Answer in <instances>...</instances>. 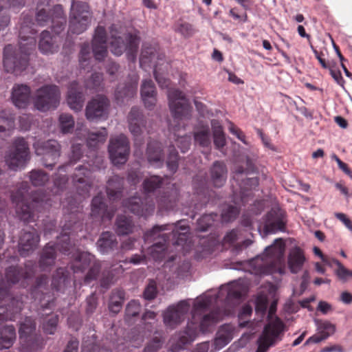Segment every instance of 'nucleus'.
I'll list each match as a JSON object with an SVG mask.
<instances>
[{"mask_svg":"<svg viewBox=\"0 0 352 352\" xmlns=\"http://www.w3.org/2000/svg\"><path fill=\"white\" fill-rule=\"evenodd\" d=\"M30 188L27 182H22L11 195V199L16 205V214L24 222L34 221L35 213L42 211L43 204L47 200L40 191L30 194Z\"/></svg>","mask_w":352,"mask_h":352,"instance_id":"nucleus-3","label":"nucleus"},{"mask_svg":"<svg viewBox=\"0 0 352 352\" xmlns=\"http://www.w3.org/2000/svg\"><path fill=\"white\" fill-rule=\"evenodd\" d=\"M171 230L172 232L168 234H164L168 243L172 242L173 245H184L188 239L189 227L186 225H163L155 226L151 230L145 233V238H155L156 234L160 236V233L164 230Z\"/></svg>","mask_w":352,"mask_h":352,"instance_id":"nucleus-14","label":"nucleus"},{"mask_svg":"<svg viewBox=\"0 0 352 352\" xmlns=\"http://www.w3.org/2000/svg\"><path fill=\"white\" fill-rule=\"evenodd\" d=\"M67 101L69 107L76 111H80L83 107L85 96L82 88L76 81L69 84Z\"/></svg>","mask_w":352,"mask_h":352,"instance_id":"nucleus-30","label":"nucleus"},{"mask_svg":"<svg viewBox=\"0 0 352 352\" xmlns=\"http://www.w3.org/2000/svg\"><path fill=\"white\" fill-rule=\"evenodd\" d=\"M284 323L279 318L267 324L262 336L258 339V346L256 352H265L272 345L275 340L283 331Z\"/></svg>","mask_w":352,"mask_h":352,"instance_id":"nucleus-20","label":"nucleus"},{"mask_svg":"<svg viewBox=\"0 0 352 352\" xmlns=\"http://www.w3.org/2000/svg\"><path fill=\"white\" fill-rule=\"evenodd\" d=\"M163 57L164 55L159 54L156 47L150 45L143 47L140 58V64L142 67L153 66V73L155 80L162 89L168 88L170 83V80L166 78L164 74L160 73V69L155 62L156 60H162Z\"/></svg>","mask_w":352,"mask_h":352,"instance_id":"nucleus-16","label":"nucleus"},{"mask_svg":"<svg viewBox=\"0 0 352 352\" xmlns=\"http://www.w3.org/2000/svg\"><path fill=\"white\" fill-rule=\"evenodd\" d=\"M124 184V178L113 175L107 182V194L110 200L116 201L121 197Z\"/></svg>","mask_w":352,"mask_h":352,"instance_id":"nucleus-42","label":"nucleus"},{"mask_svg":"<svg viewBox=\"0 0 352 352\" xmlns=\"http://www.w3.org/2000/svg\"><path fill=\"white\" fill-rule=\"evenodd\" d=\"M100 251L103 253H109L118 248V242L114 234L110 232H103L97 241Z\"/></svg>","mask_w":352,"mask_h":352,"instance_id":"nucleus-41","label":"nucleus"},{"mask_svg":"<svg viewBox=\"0 0 352 352\" xmlns=\"http://www.w3.org/2000/svg\"><path fill=\"white\" fill-rule=\"evenodd\" d=\"M168 105L173 122L169 124V130L177 131L180 129L186 131V121L192 118V108L184 93L178 89L167 88Z\"/></svg>","mask_w":352,"mask_h":352,"instance_id":"nucleus-6","label":"nucleus"},{"mask_svg":"<svg viewBox=\"0 0 352 352\" xmlns=\"http://www.w3.org/2000/svg\"><path fill=\"white\" fill-rule=\"evenodd\" d=\"M48 277L46 275H41L37 277L35 285L32 289V294L35 299L39 300L43 309L51 307L54 302V295L47 288Z\"/></svg>","mask_w":352,"mask_h":352,"instance_id":"nucleus-24","label":"nucleus"},{"mask_svg":"<svg viewBox=\"0 0 352 352\" xmlns=\"http://www.w3.org/2000/svg\"><path fill=\"white\" fill-rule=\"evenodd\" d=\"M174 31L177 33H179L182 36L185 38H189L192 36L195 33L193 25L182 20L178 21L175 24Z\"/></svg>","mask_w":352,"mask_h":352,"instance_id":"nucleus-59","label":"nucleus"},{"mask_svg":"<svg viewBox=\"0 0 352 352\" xmlns=\"http://www.w3.org/2000/svg\"><path fill=\"white\" fill-rule=\"evenodd\" d=\"M285 244L282 239H276L274 243L265 248L263 255L251 261L254 273L257 275H268L280 272L284 263Z\"/></svg>","mask_w":352,"mask_h":352,"instance_id":"nucleus-5","label":"nucleus"},{"mask_svg":"<svg viewBox=\"0 0 352 352\" xmlns=\"http://www.w3.org/2000/svg\"><path fill=\"white\" fill-rule=\"evenodd\" d=\"M92 12L89 6L82 1H72L69 14L68 34L79 35L90 26Z\"/></svg>","mask_w":352,"mask_h":352,"instance_id":"nucleus-8","label":"nucleus"},{"mask_svg":"<svg viewBox=\"0 0 352 352\" xmlns=\"http://www.w3.org/2000/svg\"><path fill=\"white\" fill-rule=\"evenodd\" d=\"M164 184V178L159 175H150L144 178L142 184L143 193L148 196L160 189Z\"/></svg>","mask_w":352,"mask_h":352,"instance_id":"nucleus-46","label":"nucleus"},{"mask_svg":"<svg viewBox=\"0 0 352 352\" xmlns=\"http://www.w3.org/2000/svg\"><path fill=\"white\" fill-rule=\"evenodd\" d=\"M140 94L146 108L152 109L157 102V91L152 80H144L142 82Z\"/></svg>","mask_w":352,"mask_h":352,"instance_id":"nucleus-32","label":"nucleus"},{"mask_svg":"<svg viewBox=\"0 0 352 352\" xmlns=\"http://www.w3.org/2000/svg\"><path fill=\"white\" fill-rule=\"evenodd\" d=\"M108 151L114 165L125 164L130 151L128 138L123 134L111 138Z\"/></svg>","mask_w":352,"mask_h":352,"instance_id":"nucleus-18","label":"nucleus"},{"mask_svg":"<svg viewBox=\"0 0 352 352\" xmlns=\"http://www.w3.org/2000/svg\"><path fill=\"white\" fill-rule=\"evenodd\" d=\"M305 256L303 250L299 247L292 249L288 256V267L293 274L299 272L305 262Z\"/></svg>","mask_w":352,"mask_h":352,"instance_id":"nucleus-39","label":"nucleus"},{"mask_svg":"<svg viewBox=\"0 0 352 352\" xmlns=\"http://www.w3.org/2000/svg\"><path fill=\"white\" fill-rule=\"evenodd\" d=\"M81 199L68 202L67 214L64 215L65 223L63 226V233L57 237L56 243L50 242L43 248L38 264L42 270L52 266L55 263L56 250L64 255L69 256L73 260L70 268L74 273L83 272L90 266L84 278L85 284L97 279L101 265L95 257L87 252H80L71 241V235L82 229Z\"/></svg>","mask_w":352,"mask_h":352,"instance_id":"nucleus-1","label":"nucleus"},{"mask_svg":"<svg viewBox=\"0 0 352 352\" xmlns=\"http://www.w3.org/2000/svg\"><path fill=\"white\" fill-rule=\"evenodd\" d=\"M174 133L175 141L177 142V146L180 148L182 153H185L188 150L190 146V141L189 137L185 134V131L180 129L179 131H171Z\"/></svg>","mask_w":352,"mask_h":352,"instance_id":"nucleus-60","label":"nucleus"},{"mask_svg":"<svg viewBox=\"0 0 352 352\" xmlns=\"http://www.w3.org/2000/svg\"><path fill=\"white\" fill-rule=\"evenodd\" d=\"M38 48L43 54L53 53L56 50V47L52 42V37L50 32L44 30L41 32Z\"/></svg>","mask_w":352,"mask_h":352,"instance_id":"nucleus-53","label":"nucleus"},{"mask_svg":"<svg viewBox=\"0 0 352 352\" xmlns=\"http://www.w3.org/2000/svg\"><path fill=\"white\" fill-rule=\"evenodd\" d=\"M16 340V329L13 325H6L0 329V350L10 349Z\"/></svg>","mask_w":352,"mask_h":352,"instance_id":"nucleus-47","label":"nucleus"},{"mask_svg":"<svg viewBox=\"0 0 352 352\" xmlns=\"http://www.w3.org/2000/svg\"><path fill=\"white\" fill-rule=\"evenodd\" d=\"M36 322L31 317H26L19 329L21 352H37L43 349L44 340L36 333Z\"/></svg>","mask_w":352,"mask_h":352,"instance_id":"nucleus-9","label":"nucleus"},{"mask_svg":"<svg viewBox=\"0 0 352 352\" xmlns=\"http://www.w3.org/2000/svg\"><path fill=\"white\" fill-rule=\"evenodd\" d=\"M193 188L195 193L198 196H202L201 200L202 204H206L209 201V197L212 191L209 190L207 187V181L206 177L204 175H197L192 180Z\"/></svg>","mask_w":352,"mask_h":352,"instance_id":"nucleus-44","label":"nucleus"},{"mask_svg":"<svg viewBox=\"0 0 352 352\" xmlns=\"http://www.w3.org/2000/svg\"><path fill=\"white\" fill-rule=\"evenodd\" d=\"M82 155L81 146L80 144L72 145L69 162L60 166L58 169V173L54 175V187L51 190L52 195H58L66 188L68 182V177L66 174H62V173H66L67 168L78 161L82 157Z\"/></svg>","mask_w":352,"mask_h":352,"instance_id":"nucleus-19","label":"nucleus"},{"mask_svg":"<svg viewBox=\"0 0 352 352\" xmlns=\"http://www.w3.org/2000/svg\"><path fill=\"white\" fill-rule=\"evenodd\" d=\"M59 124L63 133H70L74 127V120L69 113H62L59 116Z\"/></svg>","mask_w":352,"mask_h":352,"instance_id":"nucleus-61","label":"nucleus"},{"mask_svg":"<svg viewBox=\"0 0 352 352\" xmlns=\"http://www.w3.org/2000/svg\"><path fill=\"white\" fill-rule=\"evenodd\" d=\"M40 241L38 232L32 228L30 231L23 230L19 241V252L21 256L25 257L32 253L37 248Z\"/></svg>","mask_w":352,"mask_h":352,"instance_id":"nucleus-27","label":"nucleus"},{"mask_svg":"<svg viewBox=\"0 0 352 352\" xmlns=\"http://www.w3.org/2000/svg\"><path fill=\"white\" fill-rule=\"evenodd\" d=\"M12 100L18 108H25L30 100V88L26 85H16L12 88Z\"/></svg>","mask_w":352,"mask_h":352,"instance_id":"nucleus-34","label":"nucleus"},{"mask_svg":"<svg viewBox=\"0 0 352 352\" xmlns=\"http://www.w3.org/2000/svg\"><path fill=\"white\" fill-rule=\"evenodd\" d=\"M245 185L248 186L247 190L241 191L239 201H234L235 206L226 205L222 209L221 219L223 222H230L234 221L239 215L240 212V204L245 205L250 199L253 198L252 189L255 188L258 185L257 178H247L245 180Z\"/></svg>","mask_w":352,"mask_h":352,"instance_id":"nucleus-15","label":"nucleus"},{"mask_svg":"<svg viewBox=\"0 0 352 352\" xmlns=\"http://www.w3.org/2000/svg\"><path fill=\"white\" fill-rule=\"evenodd\" d=\"M161 238V240L158 242H155L151 247L148 248V254L155 260V261H162L163 260L166 254H167V247H168V241L166 238L164 236V234H161L158 236V234L155 235V237L150 238V239H155L156 238ZM145 240H147L144 237ZM149 240V239H148Z\"/></svg>","mask_w":352,"mask_h":352,"instance_id":"nucleus-38","label":"nucleus"},{"mask_svg":"<svg viewBox=\"0 0 352 352\" xmlns=\"http://www.w3.org/2000/svg\"><path fill=\"white\" fill-rule=\"evenodd\" d=\"M25 4V0H0V30H3L10 23V16L6 10L8 8L21 9Z\"/></svg>","mask_w":352,"mask_h":352,"instance_id":"nucleus-36","label":"nucleus"},{"mask_svg":"<svg viewBox=\"0 0 352 352\" xmlns=\"http://www.w3.org/2000/svg\"><path fill=\"white\" fill-rule=\"evenodd\" d=\"M116 209H109L104 197L102 194L95 196L91 201V214L94 217H100L102 219L111 220L114 215Z\"/></svg>","mask_w":352,"mask_h":352,"instance_id":"nucleus-29","label":"nucleus"},{"mask_svg":"<svg viewBox=\"0 0 352 352\" xmlns=\"http://www.w3.org/2000/svg\"><path fill=\"white\" fill-rule=\"evenodd\" d=\"M107 35L104 27L98 25L91 41L92 53L96 60L102 61L107 56Z\"/></svg>","mask_w":352,"mask_h":352,"instance_id":"nucleus-26","label":"nucleus"},{"mask_svg":"<svg viewBox=\"0 0 352 352\" xmlns=\"http://www.w3.org/2000/svg\"><path fill=\"white\" fill-rule=\"evenodd\" d=\"M34 147L36 154L42 156L43 166L52 170L60 155V147L58 142L54 140L38 141L34 143Z\"/></svg>","mask_w":352,"mask_h":352,"instance_id":"nucleus-17","label":"nucleus"},{"mask_svg":"<svg viewBox=\"0 0 352 352\" xmlns=\"http://www.w3.org/2000/svg\"><path fill=\"white\" fill-rule=\"evenodd\" d=\"M110 102L102 95L97 96L90 100L86 107L85 116L88 120H106L109 114Z\"/></svg>","mask_w":352,"mask_h":352,"instance_id":"nucleus-22","label":"nucleus"},{"mask_svg":"<svg viewBox=\"0 0 352 352\" xmlns=\"http://www.w3.org/2000/svg\"><path fill=\"white\" fill-rule=\"evenodd\" d=\"M60 99L59 87L55 85H45L38 89L32 97L34 107L41 112L56 109Z\"/></svg>","mask_w":352,"mask_h":352,"instance_id":"nucleus-12","label":"nucleus"},{"mask_svg":"<svg viewBox=\"0 0 352 352\" xmlns=\"http://www.w3.org/2000/svg\"><path fill=\"white\" fill-rule=\"evenodd\" d=\"M146 157L152 165L160 166L163 164L164 155L161 143L155 140L148 142L146 149Z\"/></svg>","mask_w":352,"mask_h":352,"instance_id":"nucleus-37","label":"nucleus"},{"mask_svg":"<svg viewBox=\"0 0 352 352\" xmlns=\"http://www.w3.org/2000/svg\"><path fill=\"white\" fill-rule=\"evenodd\" d=\"M128 121L131 133L135 137L139 136L142 132V129L145 126V120L138 107H133L131 108L128 116Z\"/></svg>","mask_w":352,"mask_h":352,"instance_id":"nucleus-33","label":"nucleus"},{"mask_svg":"<svg viewBox=\"0 0 352 352\" xmlns=\"http://www.w3.org/2000/svg\"><path fill=\"white\" fill-rule=\"evenodd\" d=\"M221 318V316L219 312L212 311L208 314L204 315L200 322L198 320L200 319L199 316L196 317L195 320L192 318L188 323L184 334L179 338V342L182 344H186L195 340L200 331L203 333L209 331L210 327L215 325Z\"/></svg>","mask_w":352,"mask_h":352,"instance_id":"nucleus-11","label":"nucleus"},{"mask_svg":"<svg viewBox=\"0 0 352 352\" xmlns=\"http://www.w3.org/2000/svg\"><path fill=\"white\" fill-rule=\"evenodd\" d=\"M179 192L175 188L164 191L156 197V201L161 208L171 210L178 201Z\"/></svg>","mask_w":352,"mask_h":352,"instance_id":"nucleus-40","label":"nucleus"},{"mask_svg":"<svg viewBox=\"0 0 352 352\" xmlns=\"http://www.w3.org/2000/svg\"><path fill=\"white\" fill-rule=\"evenodd\" d=\"M14 128V115L9 109L0 111V132L11 131Z\"/></svg>","mask_w":352,"mask_h":352,"instance_id":"nucleus-52","label":"nucleus"},{"mask_svg":"<svg viewBox=\"0 0 352 352\" xmlns=\"http://www.w3.org/2000/svg\"><path fill=\"white\" fill-rule=\"evenodd\" d=\"M194 140L195 142L200 146L209 147L211 144V133L209 126L207 124L197 126L195 129Z\"/></svg>","mask_w":352,"mask_h":352,"instance_id":"nucleus-45","label":"nucleus"},{"mask_svg":"<svg viewBox=\"0 0 352 352\" xmlns=\"http://www.w3.org/2000/svg\"><path fill=\"white\" fill-rule=\"evenodd\" d=\"M124 300V292L117 289L112 292L109 303V311L118 314L122 309Z\"/></svg>","mask_w":352,"mask_h":352,"instance_id":"nucleus-54","label":"nucleus"},{"mask_svg":"<svg viewBox=\"0 0 352 352\" xmlns=\"http://www.w3.org/2000/svg\"><path fill=\"white\" fill-rule=\"evenodd\" d=\"M80 67L83 69L91 68L92 55L89 43L87 42L80 45V50L78 55Z\"/></svg>","mask_w":352,"mask_h":352,"instance_id":"nucleus-51","label":"nucleus"},{"mask_svg":"<svg viewBox=\"0 0 352 352\" xmlns=\"http://www.w3.org/2000/svg\"><path fill=\"white\" fill-rule=\"evenodd\" d=\"M30 16H25L19 30V47L7 45L3 49V67L6 72L20 75L29 65V56L36 47V30Z\"/></svg>","mask_w":352,"mask_h":352,"instance_id":"nucleus-2","label":"nucleus"},{"mask_svg":"<svg viewBox=\"0 0 352 352\" xmlns=\"http://www.w3.org/2000/svg\"><path fill=\"white\" fill-rule=\"evenodd\" d=\"M107 136V132L104 129L102 131L96 133H91L89 135L87 144L90 146H95L98 143H103L105 142Z\"/></svg>","mask_w":352,"mask_h":352,"instance_id":"nucleus-64","label":"nucleus"},{"mask_svg":"<svg viewBox=\"0 0 352 352\" xmlns=\"http://www.w3.org/2000/svg\"><path fill=\"white\" fill-rule=\"evenodd\" d=\"M285 223L281 214L274 210L268 212L265 216L264 231L266 234L284 231Z\"/></svg>","mask_w":352,"mask_h":352,"instance_id":"nucleus-31","label":"nucleus"},{"mask_svg":"<svg viewBox=\"0 0 352 352\" xmlns=\"http://www.w3.org/2000/svg\"><path fill=\"white\" fill-rule=\"evenodd\" d=\"M36 263L32 261L25 262L24 267L10 266L6 270V280L0 277V300H4L12 306V299L19 300L23 303L21 298L12 297L10 294V287L21 282L23 287L28 285L27 280L32 278L36 272Z\"/></svg>","mask_w":352,"mask_h":352,"instance_id":"nucleus-4","label":"nucleus"},{"mask_svg":"<svg viewBox=\"0 0 352 352\" xmlns=\"http://www.w3.org/2000/svg\"><path fill=\"white\" fill-rule=\"evenodd\" d=\"M36 21L39 26L50 25L52 30L58 34L64 30L66 25V16L61 5H56L51 10L37 6Z\"/></svg>","mask_w":352,"mask_h":352,"instance_id":"nucleus-10","label":"nucleus"},{"mask_svg":"<svg viewBox=\"0 0 352 352\" xmlns=\"http://www.w3.org/2000/svg\"><path fill=\"white\" fill-rule=\"evenodd\" d=\"M227 169L223 162L216 161L210 168L211 181L214 186L220 188L226 180Z\"/></svg>","mask_w":352,"mask_h":352,"instance_id":"nucleus-43","label":"nucleus"},{"mask_svg":"<svg viewBox=\"0 0 352 352\" xmlns=\"http://www.w3.org/2000/svg\"><path fill=\"white\" fill-rule=\"evenodd\" d=\"M110 41L109 43L111 52L120 56L126 53V58L131 62L136 60L140 37L137 32H126L120 35L116 25L113 24L109 28Z\"/></svg>","mask_w":352,"mask_h":352,"instance_id":"nucleus-7","label":"nucleus"},{"mask_svg":"<svg viewBox=\"0 0 352 352\" xmlns=\"http://www.w3.org/2000/svg\"><path fill=\"white\" fill-rule=\"evenodd\" d=\"M139 76L133 74L129 76L128 82L120 84L115 91V98L118 103H124L133 98L137 93Z\"/></svg>","mask_w":352,"mask_h":352,"instance_id":"nucleus-28","label":"nucleus"},{"mask_svg":"<svg viewBox=\"0 0 352 352\" xmlns=\"http://www.w3.org/2000/svg\"><path fill=\"white\" fill-rule=\"evenodd\" d=\"M69 274L65 268H58L52 277V289L56 292L62 290L68 282Z\"/></svg>","mask_w":352,"mask_h":352,"instance_id":"nucleus-50","label":"nucleus"},{"mask_svg":"<svg viewBox=\"0 0 352 352\" xmlns=\"http://www.w3.org/2000/svg\"><path fill=\"white\" fill-rule=\"evenodd\" d=\"M190 309V305L186 300H181L175 305L169 306L164 313V322L168 328L173 329L186 318Z\"/></svg>","mask_w":352,"mask_h":352,"instance_id":"nucleus-21","label":"nucleus"},{"mask_svg":"<svg viewBox=\"0 0 352 352\" xmlns=\"http://www.w3.org/2000/svg\"><path fill=\"white\" fill-rule=\"evenodd\" d=\"M102 80V74L98 72L94 73L89 78L85 80V87L86 90H89L91 94L98 91L100 89Z\"/></svg>","mask_w":352,"mask_h":352,"instance_id":"nucleus-57","label":"nucleus"},{"mask_svg":"<svg viewBox=\"0 0 352 352\" xmlns=\"http://www.w3.org/2000/svg\"><path fill=\"white\" fill-rule=\"evenodd\" d=\"M93 168L91 169L85 165H80L76 168L72 176V182L76 187L78 194L82 198L89 196V191L92 186Z\"/></svg>","mask_w":352,"mask_h":352,"instance_id":"nucleus-23","label":"nucleus"},{"mask_svg":"<svg viewBox=\"0 0 352 352\" xmlns=\"http://www.w3.org/2000/svg\"><path fill=\"white\" fill-rule=\"evenodd\" d=\"M124 205L134 214L145 217L151 215L155 209V202L152 199H143L139 197H133L125 200Z\"/></svg>","mask_w":352,"mask_h":352,"instance_id":"nucleus-25","label":"nucleus"},{"mask_svg":"<svg viewBox=\"0 0 352 352\" xmlns=\"http://www.w3.org/2000/svg\"><path fill=\"white\" fill-rule=\"evenodd\" d=\"M29 174L30 180L34 186H43L50 179L47 173L39 169H33Z\"/></svg>","mask_w":352,"mask_h":352,"instance_id":"nucleus-58","label":"nucleus"},{"mask_svg":"<svg viewBox=\"0 0 352 352\" xmlns=\"http://www.w3.org/2000/svg\"><path fill=\"white\" fill-rule=\"evenodd\" d=\"M233 329L229 324L222 325L219 329L214 340L216 349H220L228 344L232 339Z\"/></svg>","mask_w":352,"mask_h":352,"instance_id":"nucleus-48","label":"nucleus"},{"mask_svg":"<svg viewBox=\"0 0 352 352\" xmlns=\"http://www.w3.org/2000/svg\"><path fill=\"white\" fill-rule=\"evenodd\" d=\"M30 160L28 145L24 138L16 139L10 150L5 156V162L10 169L17 170L23 168Z\"/></svg>","mask_w":352,"mask_h":352,"instance_id":"nucleus-13","label":"nucleus"},{"mask_svg":"<svg viewBox=\"0 0 352 352\" xmlns=\"http://www.w3.org/2000/svg\"><path fill=\"white\" fill-rule=\"evenodd\" d=\"M58 322V315L52 314L49 316L47 320L43 323V331L47 334H54L56 330Z\"/></svg>","mask_w":352,"mask_h":352,"instance_id":"nucleus-63","label":"nucleus"},{"mask_svg":"<svg viewBox=\"0 0 352 352\" xmlns=\"http://www.w3.org/2000/svg\"><path fill=\"white\" fill-rule=\"evenodd\" d=\"M243 286L238 283H232L227 287V301L239 300L245 294Z\"/></svg>","mask_w":352,"mask_h":352,"instance_id":"nucleus-56","label":"nucleus"},{"mask_svg":"<svg viewBox=\"0 0 352 352\" xmlns=\"http://www.w3.org/2000/svg\"><path fill=\"white\" fill-rule=\"evenodd\" d=\"M116 232L118 235H126L132 232L133 223L131 217L118 215L116 221Z\"/></svg>","mask_w":352,"mask_h":352,"instance_id":"nucleus-49","label":"nucleus"},{"mask_svg":"<svg viewBox=\"0 0 352 352\" xmlns=\"http://www.w3.org/2000/svg\"><path fill=\"white\" fill-rule=\"evenodd\" d=\"M211 124L213 129V138L215 147L222 148L226 145V138L222 126L217 120H212Z\"/></svg>","mask_w":352,"mask_h":352,"instance_id":"nucleus-55","label":"nucleus"},{"mask_svg":"<svg viewBox=\"0 0 352 352\" xmlns=\"http://www.w3.org/2000/svg\"><path fill=\"white\" fill-rule=\"evenodd\" d=\"M168 152L166 161L167 167L170 171L175 173L178 168L179 155L173 145L169 146Z\"/></svg>","mask_w":352,"mask_h":352,"instance_id":"nucleus-62","label":"nucleus"},{"mask_svg":"<svg viewBox=\"0 0 352 352\" xmlns=\"http://www.w3.org/2000/svg\"><path fill=\"white\" fill-rule=\"evenodd\" d=\"M12 307L4 300H0V323L6 320H13L15 315L22 309V302L12 299Z\"/></svg>","mask_w":352,"mask_h":352,"instance_id":"nucleus-35","label":"nucleus"}]
</instances>
